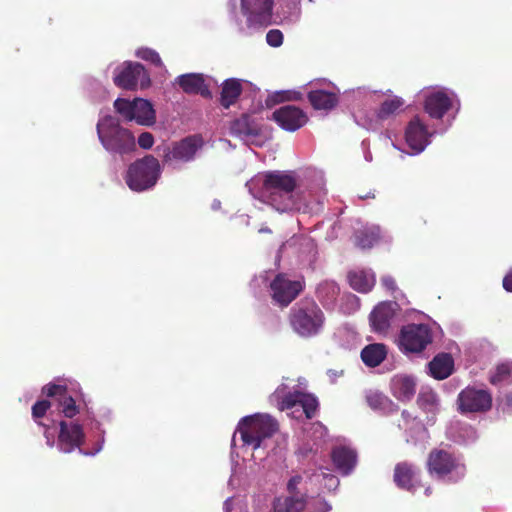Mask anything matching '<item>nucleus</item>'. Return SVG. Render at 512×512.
Masks as SVG:
<instances>
[{
  "mask_svg": "<svg viewBox=\"0 0 512 512\" xmlns=\"http://www.w3.org/2000/svg\"><path fill=\"white\" fill-rule=\"evenodd\" d=\"M307 97L315 110H331L337 106L339 101L336 93L325 90H312Z\"/></svg>",
  "mask_w": 512,
  "mask_h": 512,
  "instance_id": "393cba45",
  "label": "nucleus"
},
{
  "mask_svg": "<svg viewBox=\"0 0 512 512\" xmlns=\"http://www.w3.org/2000/svg\"><path fill=\"white\" fill-rule=\"evenodd\" d=\"M325 321L323 310L311 298H303L295 303L288 314L291 329L302 338H311L320 334Z\"/></svg>",
  "mask_w": 512,
  "mask_h": 512,
  "instance_id": "f03ea898",
  "label": "nucleus"
},
{
  "mask_svg": "<svg viewBox=\"0 0 512 512\" xmlns=\"http://www.w3.org/2000/svg\"><path fill=\"white\" fill-rule=\"evenodd\" d=\"M347 277L350 286L360 293L369 292L375 285L374 274L365 270L350 271Z\"/></svg>",
  "mask_w": 512,
  "mask_h": 512,
  "instance_id": "cd10ccee",
  "label": "nucleus"
},
{
  "mask_svg": "<svg viewBox=\"0 0 512 512\" xmlns=\"http://www.w3.org/2000/svg\"><path fill=\"white\" fill-rule=\"evenodd\" d=\"M404 104V100L399 96L384 100L376 112L377 119L384 121L391 118L402 110Z\"/></svg>",
  "mask_w": 512,
  "mask_h": 512,
  "instance_id": "7c9ffc66",
  "label": "nucleus"
},
{
  "mask_svg": "<svg viewBox=\"0 0 512 512\" xmlns=\"http://www.w3.org/2000/svg\"><path fill=\"white\" fill-rule=\"evenodd\" d=\"M97 134L103 147L110 153L123 156L136 150L132 132L122 127L113 116H105L98 122Z\"/></svg>",
  "mask_w": 512,
  "mask_h": 512,
  "instance_id": "7ed1b4c3",
  "label": "nucleus"
},
{
  "mask_svg": "<svg viewBox=\"0 0 512 512\" xmlns=\"http://www.w3.org/2000/svg\"><path fill=\"white\" fill-rule=\"evenodd\" d=\"M393 317V304L391 302H382L371 312L370 322L375 331L383 332L390 327V322Z\"/></svg>",
  "mask_w": 512,
  "mask_h": 512,
  "instance_id": "a211bd4d",
  "label": "nucleus"
},
{
  "mask_svg": "<svg viewBox=\"0 0 512 512\" xmlns=\"http://www.w3.org/2000/svg\"><path fill=\"white\" fill-rule=\"evenodd\" d=\"M259 232L260 233H268V234H271L272 233V230L268 227H262L259 229Z\"/></svg>",
  "mask_w": 512,
  "mask_h": 512,
  "instance_id": "3c124183",
  "label": "nucleus"
},
{
  "mask_svg": "<svg viewBox=\"0 0 512 512\" xmlns=\"http://www.w3.org/2000/svg\"><path fill=\"white\" fill-rule=\"evenodd\" d=\"M358 197L362 200L369 199V198H375V194L373 192H364L359 193Z\"/></svg>",
  "mask_w": 512,
  "mask_h": 512,
  "instance_id": "09e8293b",
  "label": "nucleus"
},
{
  "mask_svg": "<svg viewBox=\"0 0 512 512\" xmlns=\"http://www.w3.org/2000/svg\"><path fill=\"white\" fill-rule=\"evenodd\" d=\"M133 114V120H135L140 125L151 126L155 123V110L148 100L141 98L134 99Z\"/></svg>",
  "mask_w": 512,
  "mask_h": 512,
  "instance_id": "bb28decb",
  "label": "nucleus"
},
{
  "mask_svg": "<svg viewBox=\"0 0 512 512\" xmlns=\"http://www.w3.org/2000/svg\"><path fill=\"white\" fill-rule=\"evenodd\" d=\"M43 393L46 394L48 397H56L57 399L60 398L65 392L67 391V387L63 385H57V384H47L42 389Z\"/></svg>",
  "mask_w": 512,
  "mask_h": 512,
  "instance_id": "79ce46f5",
  "label": "nucleus"
},
{
  "mask_svg": "<svg viewBox=\"0 0 512 512\" xmlns=\"http://www.w3.org/2000/svg\"><path fill=\"white\" fill-rule=\"evenodd\" d=\"M307 499L305 493L276 498L273 503L274 512H302L307 505Z\"/></svg>",
  "mask_w": 512,
  "mask_h": 512,
  "instance_id": "5701e85b",
  "label": "nucleus"
},
{
  "mask_svg": "<svg viewBox=\"0 0 512 512\" xmlns=\"http://www.w3.org/2000/svg\"><path fill=\"white\" fill-rule=\"evenodd\" d=\"M382 285L390 292H395L397 290V285L395 279L390 276L386 275L381 278Z\"/></svg>",
  "mask_w": 512,
  "mask_h": 512,
  "instance_id": "49530a36",
  "label": "nucleus"
},
{
  "mask_svg": "<svg viewBox=\"0 0 512 512\" xmlns=\"http://www.w3.org/2000/svg\"><path fill=\"white\" fill-rule=\"evenodd\" d=\"M366 401L373 410L383 413H392L398 410V406L386 395L378 391H371L366 395Z\"/></svg>",
  "mask_w": 512,
  "mask_h": 512,
  "instance_id": "c756f323",
  "label": "nucleus"
},
{
  "mask_svg": "<svg viewBox=\"0 0 512 512\" xmlns=\"http://www.w3.org/2000/svg\"><path fill=\"white\" fill-rule=\"evenodd\" d=\"M299 405L302 407L306 418L311 419L315 416L319 404L315 396L302 392Z\"/></svg>",
  "mask_w": 512,
  "mask_h": 512,
  "instance_id": "e433bc0d",
  "label": "nucleus"
},
{
  "mask_svg": "<svg viewBox=\"0 0 512 512\" xmlns=\"http://www.w3.org/2000/svg\"><path fill=\"white\" fill-rule=\"evenodd\" d=\"M266 41L271 47H279L283 43V33L279 29H271L266 34Z\"/></svg>",
  "mask_w": 512,
  "mask_h": 512,
  "instance_id": "37998d69",
  "label": "nucleus"
},
{
  "mask_svg": "<svg viewBox=\"0 0 512 512\" xmlns=\"http://www.w3.org/2000/svg\"><path fill=\"white\" fill-rule=\"evenodd\" d=\"M113 82L118 88L130 91L136 90L138 85L141 88H147L151 84L145 67L141 63L130 61L116 68Z\"/></svg>",
  "mask_w": 512,
  "mask_h": 512,
  "instance_id": "6e6552de",
  "label": "nucleus"
},
{
  "mask_svg": "<svg viewBox=\"0 0 512 512\" xmlns=\"http://www.w3.org/2000/svg\"><path fill=\"white\" fill-rule=\"evenodd\" d=\"M451 106L450 97L442 91L431 93L426 97L424 103L425 111L435 119H441Z\"/></svg>",
  "mask_w": 512,
  "mask_h": 512,
  "instance_id": "f3484780",
  "label": "nucleus"
},
{
  "mask_svg": "<svg viewBox=\"0 0 512 512\" xmlns=\"http://www.w3.org/2000/svg\"><path fill=\"white\" fill-rule=\"evenodd\" d=\"M430 375L436 380L448 378L454 370V360L449 353H440L429 362Z\"/></svg>",
  "mask_w": 512,
  "mask_h": 512,
  "instance_id": "aec40b11",
  "label": "nucleus"
},
{
  "mask_svg": "<svg viewBox=\"0 0 512 512\" xmlns=\"http://www.w3.org/2000/svg\"><path fill=\"white\" fill-rule=\"evenodd\" d=\"M427 467L431 474L444 477L451 474L454 482L463 479L466 475V466L458 457L444 449H433L427 460Z\"/></svg>",
  "mask_w": 512,
  "mask_h": 512,
  "instance_id": "423d86ee",
  "label": "nucleus"
},
{
  "mask_svg": "<svg viewBox=\"0 0 512 512\" xmlns=\"http://www.w3.org/2000/svg\"><path fill=\"white\" fill-rule=\"evenodd\" d=\"M329 480H330L331 482H333L334 484H338V479H337V477H335V476H333V475H331V476L329 477Z\"/></svg>",
  "mask_w": 512,
  "mask_h": 512,
  "instance_id": "603ef678",
  "label": "nucleus"
},
{
  "mask_svg": "<svg viewBox=\"0 0 512 512\" xmlns=\"http://www.w3.org/2000/svg\"><path fill=\"white\" fill-rule=\"evenodd\" d=\"M512 378V363L505 362L496 366L495 371L490 375L489 381L493 385L509 382Z\"/></svg>",
  "mask_w": 512,
  "mask_h": 512,
  "instance_id": "f704fd0d",
  "label": "nucleus"
},
{
  "mask_svg": "<svg viewBox=\"0 0 512 512\" xmlns=\"http://www.w3.org/2000/svg\"><path fill=\"white\" fill-rule=\"evenodd\" d=\"M243 87L242 81L237 78L226 79L222 83L220 93L221 105L228 109L231 105L235 104L240 95L242 94Z\"/></svg>",
  "mask_w": 512,
  "mask_h": 512,
  "instance_id": "b1692460",
  "label": "nucleus"
},
{
  "mask_svg": "<svg viewBox=\"0 0 512 512\" xmlns=\"http://www.w3.org/2000/svg\"><path fill=\"white\" fill-rule=\"evenodd\" d=\"M379 240V233L374 229H362L355 233V245L361 249H370Z\"/></svg>",
  "mask_w": 512,
  "mask_h": 512,
  "instance_id": "473e14b6",
  "label": "nucleus"
},
{
  "mask_svg": "<svg viewBox=\"0 0 512 512\" xmlns=\"http://www.w3.org/2000/svg\"><path fill=\"white\" fill-rule=\"evenodd\" d=\"M325 509L322 512H328L330 510V506L327 503H324Z\"/></svg>",
  "mask_w": 512,
  "mask_h": 512,
  "instance_id": "5fc2aeb1",
  "label": "nucleus"
},
{
  "mask_svg": "<svg viewBox=\"0 0 512 512\" xmlns=\"http://www.w3.org/2000/svg\"><path fill=\"white\" fill-rule=\"evenodd\" d=\"M505 401H506V403H507L508 405H510V406L512 405V393H508V394H506V396H505Z\"/></svg>",
  "mask_w": 512,
  "mask_h": 512,
  "instance_id": "8fccbe9b",
  "label": "nucleus"
},
{
  "mask_svg": "<svg viewBox=\"0 0 512 512\" xmlns=\"http://www.w3.org/2000/svg\"><path fill=\"white\" fill-rule=\"evenodd\" d=\"M154 144V136L150 132H143L138 137V145L144 149L148 150L152 148Z\"/></svg>",
  "mask_w": 512,
  "mask_h": 512,
  "instance_id": "c03bdc74",
  "label": "nucleus"
},
{
  "mask_svg": "<svg viewBox=\"0 0 512 512\" xmlns=\"http://www.w3.org/2000/svg\"><path fill=\"white\" fill-rule=\"evenodd\" d=\"M259 127L255 121L247 114L235 119L230 124L231 135L240 139H248L259 135Z\"/></svg>",
  "mask_w": 512,
  "mask_h": 512,
  "instance_id": "4be33fe9",
  "label": "nucleus"
},
{
  "mask_svg": "<svg viewBox=\"0 0 512 512\" xmlns=\"http://www.w3.org/2000/svg\"><path fill=\"white\" fill-rule=\"evenodd\" d=\"M202 146L200 136H188L179 142L174 143L172 149L164 155V162L172 160L188 162L192 160L197 150Z\"/></svg>",
  "mask_w": 512,
  "mask_h": 512,
  "instance_id": "4468645a",
  "label": "nucleus"
},
{
  "mask_svg": "<svg viewBox=\"0 0 512 512\" xmlns=\"http://www.w3.org/2000/svg\"><path fill=\"white\" fill-rule=\"evenodd\" d=\"M330 288H331L333 293H335L338 290V287L336 285H334V284H331Z\"/></svg>",
  "mask_w": 512,
  "mask_h": 512,
  "instance_id": "864d4df0",
  "label": "nucleus"
},
{
  "mask_svg": "<svg viewBox=\"0 0 512 512\" xmlns=\"http://www.w3.org/2000/svg\"><path fill=\"white\" fill-rule=\"evenodd\" d=\"M254 197L279 212L301 211L307 208L303 194L296 191L297 178L292 171H269L263 174Z\"/></svg>",
  "mask_w": 512,
  "mask_h": 512,
  "instance_id": "f257e3e1",
  "label": "nucleus"
},
{
  "mask_svg": "<svg viewBox=\"0 0 512 512\" xmlns=\"http://www.w3.org/2000/svg\"><path fill=\"white\" fill-rule=\"evenodd\" d=\"M433 341V332L427 324H408L399 335V347L405 353H421Z\"/></svg>",
  "mask_w": 512,
  "mask_h": 512,
  "instance_id": "0eeeda50",
  "label": "nucleus"
},
{
  "mask_svg": "<svg viewBox=\"0 0 512 512\" xmlns=\"http://www.w3.org/2000/svg\"><path fill=\"white\" fill-rule=\"evenodd\" d=\"M114 108L116 112L122 115L127 121L133 120L134 100L129 101L124 98H117L114 102Z\"/></svg>",
  "mask_w": 512,
  "mask_h": 512,
  "instance_id": "4c0bfd02",
  "label": "nucleus"
},
{
  "mask_svg": "<svg viewBox=\"0 0 512 512\" xmlns=\"http://www.w3.org/2000/svg\"><path fill=\"white\" fill-rule=\"evenodd\" d=\"M160 174L161 168L158 159L153 155H146L130 164L125 175V182L132 191L142 192L154 187Z\"/></svg>",
  "mask_w": 512,
  "mask_h": 512,
  "instance_id": "39448f33",
  "label": "nucleus"
},
{
  "mask_svg": "<svg viewBox=\"0 0 512 512\" xmlns=\"http://www.w3.org/2000/svg\"><path fill=\"white\" fill-rule=\"evenodd\" d=\"M58 403L61 407V412L66 418H73L80 412L79 405H77L75 399L68 394V391L58 398Z\"/></svg>",
  "mask_w": 512,
  "mask_h": 512,
  "instance_id": "c9c22d12",
  "label": "nucleus"
},
{
  "mask_svg": "<svg viewBox=\"0 0 512 512\" xmlns=\"http://www.w3.org/2000/svg\"><path fill=\"white\" fill-rule=\"evenodd\" d=\"M502 285L507 292H512V269L504 276Z\"/></svg>",
  "mask_w": 512,
  "mask_h": 512,
  "instance_id": "de8ad7c7",
  "label": "nucleus"
},
{
  "mask_svg": "<svg viewBox=\"0 0 512 512\" xmlns=\"http://www.w3.org/2000/svg\"><path fill=\"white\" fill-rule=\"evenodd\" d=\"M301 475H295L291 477L287 483V491L290 495H301L298 490V485L302 482Z\"/></svg>",
  "mask_w": 512,
  "mask_h": 512,
  "instance_id": "a18cd8bd",
  "label": "nucleus"
},
{
  "mask_svg": "<svg viewBox=\"0 0 512 512\" xmlns=\"http://www.w3.org/2000/svg\"><path fill=\"white\" fill-rule=\"evenodd\" d=\"M457 405L462 414L484 413L492 407V395L487 390L466 387L458 394Z\"/></svg>",
  "mask_w": 512,
  "mask_h": 512,
  "instance_id": "9d476101",
  "label": "nucleus"
},
{
  "mask_svg": "<svg viewBox=\"0 0 512 512\" xmlns=\"http://www.w3.org/2000/svg\"><path fill=\"white\" fill-rule=\"evenodd\" d=\"M272 120H274L282 129L294 132L307 123L308 116L299 107L294 105H284L273 112Z\"/></svg>",
  "mask_w": 512,
  "mask_h": 512,
  "instance_id": "ddd939ff",
  "label": "nucleus"
},
{
  "mask_svg": "<svg viewBox=\"0 0 512 512\" xmlns=\"http://www.w3.org/2000/svg\"><path fill=\"white\" fill-rule=\"evenodd\" d=\"M278 430V421L268 414L245 416L238 423L233 442L236 434L239 433L243 445L252 446L256 450L264 439L271 438Z\"/></svg>",
  "mask_w": 512,
  "mask_h": 512,
  "instance_id": "20e7f679",
  "label": "nucleus"
},
{
  "mask_svg": "<svg viewBox=\"0 0 512 512\" xmlns=\"http://www.w3.org/2000/svg\"><path fill=\"white\" fill-rule=\"evenodd\" d=\"M331 457L335 467L343 475H348L354 469L357 462L356 452L345 446L334 448Z\"/></svg>",
  "mask_w": 512,
  "mask_h": 512,
  "instance_id": "6ab92c4d",
  "label": "nucleus"
},
{
  "mask_svg": "<svg viewBox=\"0 0 512 512\" xmlns=\"http://www.w3.org/2000/svg\"><path fill=\"white\" fill-rule=\"evenodd\" d=\"M301 396H302L301 391L288 392L284 396H281L280 391L277 390L273 394V397L277 400L278 409L280 411L290 410V409L294 408L296 405H299Z\"/></svg>",
  "mask_w": 512,
  "mask_h": 512,
  "instance_id": "72a5a7b5",
  "label": "nucleus"
},
{
  "mask_svg": "<svg viewBox=\"0 0 512 512\" xmlns=\"http://www.w3.org/2000/svg\"><path fill=\"white\" fill-rule=\"evenodd\" d=\"M85 433L81 424L77 422H59L58 448L63 453H71L79 449L85 442Z\"/></svg>",
  "mask_w": 512,
  "mask_h": 512,
  "instance_id": "f8f14e48",
  "label": "nucleus"
},
{
  "mask_svg": "<svg viewBox=\"0 0 512 512\" xmlns=\"http://www.w3.org/2000/svg\"><path fill=\"white\" fill-rule=\"evenodd\" d=\"M274 0H241V10L249 25L272 24Z\"/></svg>",
  "mask_w": 512,
  "mask_h": 512,
  "instance_id": "9b49d317",
  "label": "nucleus"
},
{
  "mask_svg": "<svg viewBox=\"0 0 512 512\" xmlns=\"http://www.w3.org/2000/svg\"><path fill=\"white\" fill-rule=\"evenodd\" d=\"M387 356L386 345L382 343H373L365 346L361 351V359L368 367L379 366Z\"/></svg>",
  "mask_w": 512,
  "mask_h": 512,
  "instance_id": "a878e982",
  "label": "nucleus"
},
{
  "mask_svg": "<svg viewBox=\"0 0 512 512\" xmlns=\"http://www.w3.org/2000/svg\"><path fill=\"white\" fill-rule=\"evenodd\" d=\"M431 134L418 116L414 117L407 125L405 140L407 145L415 152H422L429 143Z\"/></svg>",
  "mask_w": 512,
  "mask_h": 512,
  "instance_id": "2eb2a0df",
  "label": "nucleus"
},
{
  "mask_svg": "<svg viewBox=\"0 0 512 512\" xmlns=\"http://www.w3.org/2000/svg\"><path fill=\"white\" fill-rule=\"evenodd\" d=\"M415 469L407 462L398 463L394 469V481L396 485L405 490H411L414 486Z\"/></svg>",
  "mask_w": 512,
  "mask_h": 512,
  "instance_id": "c85d7f7f",
  "label": "nucleus"
},
{
  "mask_svg": "<svg viewBox=\"0 0 512 512\" xmlns=\"http://www.w3.org/2000/svg\"><path fill=\"white\" fill-rule=\"evenodd\" d=\"M50 407H51V403L48 400L37 401L32 406V416H33V418L39 419V418L44 417L46 412L49 410Z\"/></svg>",
  "mask_w": 512,
  "mask_h": 512,
  "instance_id": "a19ab883",
  "label": "nucleus"
},
{
  "mask_svg": "<svg viewBox=\"0 0 512 512\" xmlns=\"http://www.w3.org/2000/svg\"><path fill=\"white\" fill-rule=\"evenodd\" d=\"M271 98L275 103H280V102H285V101H298V100H301L302 93L299 91H292V90L279 91V92L274 93V95H272Z\"/></svg>",
  "mask_w": 512,
  "mask_h": 512,
  "instance_id": "ea45409f",
  "label": "nucleus"
},
{
  "mask_svg": "<svg viewBox=\"0 0 512 512\" xmlns=\"http://www.w3.org/2000/svg\"><path fill=\"white\" fill-rule=\"evenodd\" d=\"M418 406L426 413L435 414L439 409V399L433 390L421 391L417 398Z\"/></svg>",
  "mask_w": 512,
  "mask_h": 512,
  "instance_id": "2f4dec72",
  "label": "nucleus"
},
{
  "mask_svg": "<svg viewBox=\"0 0 512 512\" xmlns=\"http://www.w3.org/2000/svg\"><path fill=\"white\" fill-rule=\"evenodd\" d=\"M176 83L186 94H199L203 98L210 99L212 93L205 82L204 75L201 73H187L179 75Z\"/></svg>",
  "mask_w": 512,
  "mask_h": 512,
  "instance_id": "dca6fc26",
  "label": "nucleus"
},
{
  "mask_svg": "<svg viewBox=\"0 0 512 512\" xmlns=\"http://www.w3.org/2000/svg\"><path fill=\"white\" fill-rule=\"evenodd\" d=\"M391 391L398 400L409 401L415 394L416 383L410 376L397 375L391 380Z\"/></svg>",
  "mask_w": 512,
  "mask_h": 512,
  "instance_id": "412c9836",
  "label": "nucleus"
},
{
  "mask_svg": "<svg viewBox=\"0 0 512 512\" xmlns=\"http://www.w3.org/2000/svg\"><path fill=\"white\" fill-rule=\"evenodd\" d=\"M136 56L144 61L152 63L156 67H163V62L160 55L158 54V52L151 48L138 49L136 52Z\"/></svg>",
  "mask_w": 512,
  "mask_h": 512,
  "instance_id": "58836bf2",
  "label": "nucleus"
},
{
  "mask_svg": "<svg viewBox=\"0 0 512 512\" xmlns=\"http://www.w3.org/2000/svg\"><path fill=\"white\" fill-rule=\"evenodd\" d=\"M304 288V280H290L285 273H278L270 283L271 297L280 307L289 306Z\"/></svg>",
  "mask_w": 512,
  "mask_h": 512,
  "instance_id": "1a4fd4ad",
  "label": "nucleus"
}]
</instances>
